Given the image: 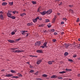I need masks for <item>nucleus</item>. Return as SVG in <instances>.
I'll list each match as a JSON object with an SVG mask.
<instances>
[{
	"mask_svg": "<svg viewBox=\"0 0 80 80\" xmlns=\"http://www.w3.org/2000/svg\"><path fill=\"white\" fill-rule=\"evenodd\" d=\"M7 16L8 17H9V18H12V19H15V17L14 16H12V14L10 13H8L7 14Z\"/></svg>",
	"mask_w": 80,
	"mask_h": 80,
	"instance_id": "1",
	"label": "nucleus"
},
{
	"mask_svg": "<svg viewBox=\"0 0 80 80\" xmlns=\"http://www.w3.org/2000/svg\"><path fill=\"white\" fill-rule=\"evenodd\" d=\"M35 45L36 47H38V46H40L41 45V42H40L39 41L37 42H36L35 43Z\"/></svg>",
	"mask_w": 80,
	"mask_h": 80,
	"instance_id": "2",
	"label": "nucleus"
},
{
	"mask_svg": "<svg viewBox=\"0 0 80 80\" xmlns=\"http://www.w3.org/2000/svg\"><path fill=\"white\" fill-rule=\"evenodd\" d=\"M38 18H38L37 17L35 19H32V21H33V22H34V23H36V22H37V20L38 19Z\"/></svg>",
	"mask_w": 80,
	"mask_h": 80,
	"instance_id": "3",
	"label": "nucleus"
},
{
	"mask_svg": "<svg viewBox=\"0 0 80 80\" xmlns=\"http://www.w3.org/2000/svg\"><path fill=\"white\" fill-rule=\"evenodd\" d=\"M40 13L42 15H45L46 13H47V11H45L42 12H40Z\"/></svg>",
	"mask_w": 80,
	"mask_h": 80,
	"instance_id": "4",
	"label": "nucleus"
},
{
	"mask_svg": "<svg viewBox=\"0 0 80 80\" xmlns=\"http://www.w3.org/2000/svg\"><path fill=\"white\" fill-rule=\"evenodd\" d=\"M42 62V60H38V61H37V64H38V65H39L41 62Z\"/></svg>",
	"mask_w": 80,
	"mask_h": 80,
	"instance_id": "5",
	"label": "nucleus"
},
{
	"mask_svg": "<svg viewBox=\"0 0 80 80\" xmlns=\"http://www.w3.org/2000/svg\"><path fill=\"white\" fill-rule=\"evenodd\" d=\"M26 32H28V31H27L23 30V31H22L21 32V33H22V35H24L25 33Z\"/></svg>",
	"mask_w": 80,
	"mask_h": 80,
	"instance_id": "6",
	"label": "nucleus"
},
{
	"mask_svg": "<svg viewBox=\"0 0 80 80\" xmlns=\"http://www.w3.org/2000/svg\"><path fill=\"white\" fill-rule=\"evenodd\" d=\"M8 42H9V43H14L15 42V41L13 40H8Z\"/></svg>",
	"mask_w": 80,
	"mask_h": 80,
	"instance_id": "7",
	"label": "nucleus"
},
{
	"mask_svg": "<svg viewBox=\"0 0 80 80\" xmlns=\"http://www.w3.org/2000/svg\"><path fill=\"white\" fill-rule=\"evenodd\" d=\"M12 76H13V75H12V74H10L5 76V77H12Z\"/></svg>",
	"mask_w": 80,
	"mask_h": 80,
	"instance_id": "8",
	"label": "nucleus"
},
{
	"mask_svg": "<svg viewBox=\"0 0 80 80\" xmlns=\"http://www.w3.org/2000/svg\"><path fill=\"white\" fill-rule=\"evenodd\" d=\"M0 18L1 20H3L4 18H3L2 14H0Z\"/></svg>",
	"mask_w": 80,
	"mask_h": 80,
	"instance_id": "9",
	"label": "nucleus"
},
{
	"mask_svg": "<svg viewBox=\"0 0 80 80\" xmlns=\"http://www.w3.org/2000/svg\"><path fill=\"white\" fill-rule=\"evenodd\" d=\"M27 26H32L33 25V22H31L27 24Z\"/></svg>",
	"mask_w": 80,
	"mask_h": 80,
	"instance_id": "10",
	"label": "nucleus"
},
{
	"mask_svg": "<svg viewBox=\"0 0 80 80\" xmlns=\"http://www.w3.org/2000/svg\"><path fill=\"white\" fill-rule=\"evenodd\" d=\"M7 5V3L6 2H3L2 3V6H5V5Z\"/></svg>",
	"mask_w": 80,
	"mask_h": 80,
	"instance_id": "11",
	"label": "nucleus"
},
{
	"mask_svg": "<svg viewBox=\"0 0 80 80\" xmlns=\"http://www.w3.org/2000/svg\"><path fill=\"white\" fill-rule=\"evenodd\" d=\"M46 13L47 14H50V9H49L46 12Z\"/></svg>",
	"mask_w": 80,
	"mask_h": 80,
	"instance_id": "12",
	"label": "nucleus"
},
{
	"mask_svg": "<svg viewBox=\"0 0 80 80\" xmlns=\"http://www.w3.org/2000/svg\"><path fill=\"white\" fill-rule=\"evenodd\" d=\"M24 15H26V13H21L20 14V16H21V17H23Z\"/></svg>",
	"mask_w": 80,
	"mask_h": 80,
	"instance_id": "13",
	"label": "nucleus"
},
{
	"mask_svg": "<svg viewBox=\"0 0 80 80\" xmlns=\"http://www.w3.org/2000/svg\"><path fill=\"white\" fill-rule=\"evenodd\" d=\"M38 53H42V50H38L37 51Z\"/></svg>",
	"mask_w": 80,
	"mask_h": 80,
	"instance_id": "14",
	"label": "nucleus"
},
{
	"mask_svg": "<svg viewBox=\"0 0 80 80\" xmlns=\"http://www.w3.org/2000/svg\"><path fill=\"white\" fill-rule=\"evenodd\" d=\"M9 5H11V6L13 5V2H9Z\"/></svg>",
	"mask_w": 80,
	"mask_h": 80,
	"instance_id": "15",
	"label": "nucleus"
},
{
	"mask_svg": "<svg viewBox=\"0 0 80 80\" xmlns=\"http://www.w3.org/2000/svg\"><path fill=\"white\" fill-rule=\"evenodd\" d=\"M32 3L33 5H35V4H37V2L36 1H32Z\"/></svg>",
	"mask_w": 80,
	"mask_h": 80,
	"instance_id": "16",
	"label": "nucleus"
},
{
	"mask_svg": "<svg viewBox=\"0 0 80 80\" xmlns=\"http://www.w3.org/2000/svg\"><path fill=\"white\" fill-rule=\"evenodd\" d=\"M40 11H41V7H39L38 9V12H39Z\"/></svg>",
	"mask_w": 80,
	"mask_h": 80,
	"instance_id": "17",
	"label": "nucleus"
},
{
	"mask_svg": "<svg viewBox=\"0 0 80 80\" xmlns=\"http://www.w3.org/2000/svg\"><path fill=\"white\" fill-rule=\"evenodd\" d=\"M65 70L67 72H70V71H72V69H70L66 68Z\"/></svg>",
	"mask_w": 80,
	"mask_h": 80,
	"instance_id": "18",
	"label": "nucleus"
},
{
	"mask_svg": "<svg viewBox=\"0 0 80 80\" xmlns=\"http://www.w3.org/2000/svg\"><path fill=\"white\" fill-rule=\"evenodd\" d=\"M66 73V72L64 71H63L62 72H59V73H60L61 74H62V73Z\"/></svg>",
	"mask_w": 80,
	"mask_h": 80,
	"instance_id": "19",
	"label": "nucleus"
},
{
	"mask_svg": "<svg viewBox=\"0 0 80 80\" xmlns=\"http://www.w3.org/2000/svg\"><path fill=\"white\" fill-rule=\"evenodd\" d=\"M55 32V29H51L50 30V32L51 33H52L53 32Z\"/></svg>",
	"mask_w": 80,
	"mask_h": 80,
	"instance_id": "20",
	"label": "nucleus"
},
{
	"mask_svg": "<svg viewBox=\"0 0 80 80\" xmlns=\"http://www.w3.org/2000/svg\"><path fill=\"white\" fill-rule=\"evenodd\" d=\"M57 76L56 75H53L51 77V78H57Z\"/></svg>",
	"mask_w": 80,
	"mask_h": 80,
	"instance_id": "21",
	"label": "nucleus"
},
{
	"mask_svg": "<svg viewBox=\"0 0 80 80\" xmlns=\"http://www.w3.org/2000/svg\"><path fill=\"white\" fill-rule=\"evenodd\" d=\"M64 55L65 56H67V55H68V53L67 52H66L64 53Z\"/></svg>",
	"mask_w": 80,
	"mask_h": 80,
	"instance_id": "22",
	"label": "nucleus"
},
{
	"mask_svg": "<svg viewBox=\"0 0 80 80\" xmlns=\"http://www.w3.org/2000/svg\"><path fill=\"white\" fill-rule=\"evenodd\" d=\"M65 46L67 48H68V47H69V45L68 44H66Z\"/></svg>",
	"mask_w": 80,
	"mask_h": 80,
	"instance_id": "23",
	"label": "nucleus"
},
{
	"mask_svg": "<svg viewBox=\"0 0 80 80\" xmlns=\"http://www.w3.org/2000/svg\"><path fill=\"white\" fill-rule=\"evenodd\" d=\"M17 51L18 53L19 52H23L22 51H21L20 50H17Z\"/></svg>",
	"mask_w": 80,
	"mask_h": 80,
	"instance_id": "24",
	"label": "nucleus"
},
{
	"mask_svg": "<svg viewBox=\"0 0 80 80\" xmlns=\"http://www.w3.org/2000/svg\"><path fill=\"white\" fill-rule=\"evenodd\" d=\"M50 22V20H49V19H46L45 22L46 23H47V22Z\"/></svg>",
	"mask_w": 80,
	"mask_h": 80,
	"instance_id": "25",
	"label": "nucleus"
},
{
	"mask_svg": "<svg viewBox=\"0 0 80 80\" xmlns=\"http://www.w3.org/2000/svg\"><path fill=\"white\" fill-rule=\"evenodd\" d=\"M47 42H45L43 44V45L44 47H46L47 46Z\"/></svg>",
	"mask_w": 80,
	"mask_h": 80,
	"instance_id": "26",
	"label": "nucleus"
},
{
	"mask_svg": "<svg viewBox=\"0 0 80 80\" xmlns=\"http://www.w3.org/2000/svg\"><path fill=\"white\" fill-rule=\"evenodd\" d=\"M42 77H47V75L45 74H44L42 75Z\"/></svg>",
	"mask_w": 80,
	"mask_h": 80,
	"instance_id": "27",
	"label": "nucleus"
},
{
	"mask_svg": "<svg viewBox=\"0 0 80 80\" xmlns=\"http://www.w3.org/2000/svg\"><path fill=\"white\" fill-rule=\"evenodd\" d=\"M38 17V20H42V18L40 17L39 18V17Z\"/></svg>",
	"mask_w": 80,
	"mask_h": 80,
	"instance_id": "28",
	"label": "nucleus"
},
{
	"mask_svg": "<svg viewBox=\"0 0 80 80\" xmlns=\"http://www.w3.org/2000/svg\"><path fill=\"white\" fill-rule=\"evenodd\" d=\"M20 40H21V38H19V39H16L15 40V41H16V42H19V41Z\"/></svg>",
	"mask_w": 80,
	"mask_h": 80,
	"instance_id": "29",
	"label": "nucleus"
},
{
	"mask_svg": "<svg viewBox=\"0 0 80 80\" xmlns=\"http://www.w3.org/2000/svg\"><path fill=\"white\" fill-rule=\"evenodd\" d=\"M30 57H35V58H37L38 57V56H30Z\"/></svg>",
	"mask_w": 80,
	"mask_h": 80,
	"instance_id": "30",
	"label": "nucleus"
},
{
	"mask_svg": "<svg viewBox=\"0 0 80 80\" xmlns=\"http://www.w3.org/2000/svg\"><path fill=\"white\" fill-rule=\"evenodd\" d=\"M11 72H12V73H16V72L15 71L13 70H11Z\"/></svg>",
	"mask_w": 80,
	"mask_h": 80,
	"instance_id": "31",
	"label": "nucleus"
},
{
	"mask_svg": "<svg viewBox=\"0 0 80 80\" xmlns=\"http://www.w3.org/2000/svg\"><path fill=\"white\" fill-rule=\"evenodd\" d=\"M58 79H62L63 78H62V77H58Z\"/></svg>",
	"mask_w": 80,
	"mask_h": 80,
	"instance_id": "32",
	"label": "nucleus"
},
{
	"mask_svg": "<svg viewBox=\"0 0 80 80\" xmlns=\"http://www.w3.org/2000/svg\"><path fill=\"white\" fill-rule=\"evenodd\" d=\"M55 18H54L53 19V20H52V23H54L55 22Z\"/></svg>",
	"mask_w": 80,
	"mask_h": 80,
	"instance_id": "33",
	"label": "nucleus"
},
{
	"mask_svg": "<svg viewBox=\"0 0 80 80\" xmlns=\"http://www.w3.org/2000/svg\"><path fill=\"white\" fill-rule=\"evenodd\" d=\"M47 27H48V28H50V23H49L47 25Z\"/></svg>",
	"mask_w": 80,
	"mask_h": 80,
	"instance_id": "34",
	"label": "nucleus"
},
{
	"mask_svg": "<svg viewBox=\"0 0 80 80\" xmlns=\"http://www.w3.org/2000/svg\"><path fill=\"white\" fill-rule=\"evenodd\" d=\"M30 72L31 73H33V72H34V71L33 70H31L30 71Z\"/></svg>",
	"mask_w": 80,
	"mask_h": 80,
	"instance_id": "35",
	"label": "nucleus"
},
{
	"mask_svg": "<svg viewBox=\"0 0 80 80\" xmlns=\"http://www.w3.org/2000/svg\"><path fill=\"white\" fill-rule=\"evenodd\" d=\"M16 12H17V11H13L12 12L13 13V14H15Z\"/></svg>",
	"mask_w": 80,
	"mask_h": 80,
	"instance_id": "36",
	"label": "nucleus"
},
{
	"mask_svg": "<svg viewBox=\"0 0 80 80\" xmlns=\"http://www.w3.org/2000/svg\"><path fill=\"white\" fill-rule=\"evenodd\" d=\"M62 20H65V21H67V18H62Z\"/></svg>",
	"mask_w": 80,
	"mask_h": 80,
	"instance_id": "37",
	"label": "nucleus"
},
{
	"mask_svg": "<svg viewBox=\"0 0 80 80\" xmlns=\"http://www.w3.org/2000/svg\"><path fill=\"white\" fill-rule=\"evenodd\" d=\"M80 21V19H79V18H78V19H77L76 22H78Z\"/></svg>",
	"mask_w": 80,
	"mask_h": 80,
	"instance_id": "38",
	"label": "nucleus"
},
{
	"mask_svg": "<svg viewBox=\"0 0 80 80\" xmlns=\"http://www.w3.org/2000/svg\"><path fill=\"white\" fill-rule=\"evenodd\" d=\"M57 34H58V33H57V32H54V35H57Z\"/></svg>",
	"mask_w": 80,
	"mask_h": 80,
	"instance_id": "39",
	"label": "nucleus"
},
{
	"mask_svg": "<svg viewBox=\"0 0 80 80\" xmlns=\"http://www.w3.org/2000/svg\"><path fill=\"white\" fill-rule=\"evenodd\" d=\"M52 41L53 42H57V40L56 39H53L52 40Z\"/></svg>",
	"mask_w": 80,
	"mask_h": 80,
	"instance_id": "40",
	"label": "nucleus"
},
{
	"mask_svg": "<svg viewBox=\"0 0 80 80\" xmlns=\"http://www.w3.org/2000/svg\"><path fill=\"white\" fill-rule=\"evenodd\" d=\"M35 75H38V71L36 72H35Z\"/></svg>",
	"mask_w": 80,
	"mask_h": 80,
	"instance_id": "41",
	"label": "nucleus"
},
{
	"mask_svg": "<svg viewBox=\"0 0 80 80\" xmlns=\"http://www.w3.org/2000/svg\"><path fill=\"white\" fill-rule=\"evenodd\" d=\"M68 61H69V62H73V61L72 59H68Z\"/></svg>",
	"mask_w": 80,
	"mask_h": 80,
	"instance_id": "42",
	"label": "nucleus"
},
{
	"mask_svg": "<svg viewBox=\"0 0 80 80\" xmlns=\"http://www.w3.org/2000/svg\"><path fill=\"white\" fill-rule=\"evenodd\" d=\"M41 27H43L45 26V24H41Z\"/></svg>",
	"mask_w": 80,
	"mask_h": 80,
	"instance_id": "43",
	"label": "nucleus"
},
{
	"mask_svg": "<svg viewBox=\"0 0 80 80\" xmlns=\"http://www.w3.org/2000/svg\"><path fill=\"white\" fill-rule=\"evenodd\" d=\"M69 7H71V8H72V7H73V5H69Z\"/></svg>",
	"mask_w": 80,
	"mask_h": 80,
	"instance_id": "44",
	"label": "nucleus"
},
{
	"mask_svg": "<svg viewBox=\"0 0 80 80\" xmlns=\"http://www.w3.org/2000/svg\"><path fill=\"white\" fill-rule=\"evenodd\" d=\"M29 67H30V68H33V66H32L31 65H30L29 66Z\"/></svg>",
	"mask_w": 80,
	"mask_h": 80,
	"instance_id": "45",
	"label": "nucleus"
},
{
	"mask_svg": "<svg viewBox=\"0 0 80 80\" xmlns=\"http://www.w3.org/2000/svg\"><path fill=\"white\" fill-rule=\"evenodd\" d=\"M18 75L19 77H22V74H18Z\"/></svg>",
	"mask_w": 80,
	"mask_h": 80,
	"instance_id": "46",
	"label": "nucleus"
},
{
	"mask_svg": "<svg viewBox=\"0 0 80 80\" xmlns=\"http://www.w3.org/2000/svg\"><path fill=\"white\" fill-rule=\"evenodd\" d=\"M12 52H14L15 53H16L17 52V50H15L12 51Z\"/></svg>",
	"mask_w": 80,
	"mask_h": 80,
	"instance_id": "47",
	"label": "nucleus"
},
{
	"mask_svg": "<svg viewBox=\"0 0 80 80\" xmlns=\"http://www.w3.org/2000/svg\"><path fill=\"white\" fill-rule=\"evenodd\" d=\"M15 50V48H11V50Z\"/></svg>",
	"mask_w": 80,
	"mask_h": 80,
	"instance_id": "48",
	"label": "nucleus"
},
{
	"mask_svg": "<svg viewBox=\"0 0 80 80\" xmlns=\"http://www.w3.org/2000/svg\"><path fill=\"white\" fill-rule=\"evenodd\" d=\"M15 34V32H12V35H13Z\"/></svg>",
	"mask_w": 80,
	"mask_h": 80,
	"instance_id": "49",
	"label": "nucleus"
},
{
	"mask_svg": "<svg viewBox=\"0 0 80 80\" xmlns=\"http://www.w3.org/2000/svg\"><path fill=\"white\" fill-rule=\"evenodd\" d=\"M64 24V22H61V25H62V24Z\"/></svg>",
	"mask_w": 80,
	"mask_h": 80,
	"instance_id": "50",
	"label": "nucleus"
},
{
	"mask_svg": "<svg viewBox=\"0 0 80 80\" xmlns=\"http://www.w3.org/2000/svg\"><path fill=\"white\" fill-rule=\"evenodd\" d=\"M18 77H17V76H13L12 77V78H18Z\"/></svg>",
	"mask_w": 80,
	"mask_h": 80,
	"instance_id": "51",
	"label": "nucleus"
},
{
	"mask_svg": "<svg viewBox=\"0 0 80 80\" xmlns=\"http://www.w3.org/2000/svg\"><path fill=\"white\" fill-rule=\"evenodd\" d=\"M37 80H42V79L41 78H37Z\"/></svg>",
	"mask_w": 80,
	"mask_h": 80,
	"instance_id": "52",
	"label": "nucleus"
},
{
	"mask_svg": "<svg viewBox=\"0 0 80 80\" xmlns=\"http://www.w3.org/2000/svg\"><path fill=\"white\" fill-rule=\"evenodd\" d=\"M62 5V2H61L60 4H59V5Z\"/></svg>",
	"mask_w": 80,
	"mask_h": 80,
	"instance_id": "53",
	"label": "nucleus"
},
{
	"mask_svg": "<svg viewBox=\"0 0 80 80\" xmlns=\"http://www.w3.org/2000/svg\"><path fill=\"white\" fill-rule=\"evenodd\" d=\"M41 47H42V48H45V46H42Z\"/></svg>",
	"mask_w": 80,
	"mask_h": 80,
	"instance_id": "54",
	"label": "nucleus"
},
{
	"mask_svg": "<svg viewBox=\"0 0 80 80\" xmlns=\"http://www.w3.org/2000/svg\"><path fill=\"white\" fill-rule=\"evenodd\" d=\"M54 62L53 61H52V62H50V65H52V62Z\"/></svg>",
	"mask_w": 80,
	"mask_h": 80,
	"instance_id": "55",
	"label": "nucleus"
},
{
	"mask_svg": "<svg viewBox=\"0 0 80 80\" xmlns=\"http://www.w3.org/2000/svg\"><path fill=\"white\" fill-rule=\"evenodd\" d=\"M76 57H77V55H74L73 56V57L74 58Z\"/></svg>",
	"mask_w": 80,
	"mask_h": 80,
	"instance_id": "56",
	"label": "nucleus"
},
{
	"mask_svg": "<svg viewBox=\"0 0 80 80\" xmlns=\"http://www.w3.org/2000/svg\"><path fill=\"white\" fill-rule=\"evenodd\" d=\"M26 34L27 35L26 36V37H28V35H29V33H27Z\"/></svg>",
	"mask_w": 80,
	"mask_h": 80,
	"instance_id": "57",
	"label": "nucleus"
},
{
	"mask_svg": "<svg viewBox=\"0 0 80 80\" xmlns=\"http://www.w3.org/2000/svg\"><path fill=\"white\" fill-rule=\"evenodd\" d=\"M3 13L2 11L0 12V14H2Z\"/></svg>",
	"mask_w": 80,
	"mask_h": 80,
	"instance_id": "58",
	"label": "nucleus"
},
{
	"mask_svg": "<svg viewBox=\"0 0 80 80\" xmlns=\"http://www.w3.org/2000/svg\"><path fill=\"white\" fill-rule=\"evenodd\" d=\"M64 32H61V35H63Z\"/></svg>",
	"mask_w": 80,
	"mask_h": 80,
	"instance_id": "59",
	"label": "nucleus"
},
{
	"mask_svg": "<svg viewBox=\"0 0 80 80\" xmlns=\"http://www.w3.org/2000/svg\"><path fill=\"white\" fill-rule=\"evenodd\" d=\"M48 32H50V30H48L47 31Z\"/></svg>",
	"mask_w": 80,
	"mask_h": 80,
	"instance_id": "60",
	"label": "nucleus"
},
{
	"mask_svg": "<svg viewBox=\"0 0 80 80\" xmlns=\"http://www.w3.org/2000/svg\"><path fill=\"white\" fill-rule=\"evenodd\" d=\"M48 64H49V65H50V61H49L48 62Z\"/></svg>",
	"mask_w": 80,
	"mask_h": 80,
	"instance_id": "61",
	"label": "nucleus"
},
{
	"mask_svg": "<svg viewBox=\"0 0 80 80\" xmlns=\"http://www.w3.org/2000/svg\"><path fill=\"white\" fill-rule=\"evenodd\" d=\"M2 72H4L5 71V70L4 69H2L1 70Z\"/></svg>",
	"mask_w": 80,
	"mask_h": 80,
	"instance_id": "62",
	"label": "nucleus"
},
{
	"mask_svg": "<svg viewBox=\"0 0 80 80\" xmlns=\"http://www.w3.org/2000/svg\"><path fill=\"white\" fill-rule=\"evenodd\" d=\"M78 77H80V74L78 75Z\"/></svg>",
	"mask_w": 80,
	"mask_h": 80,
	"instance_id": "63",
	"label": "nucleus"
},
{
	"mask_svg": "<svg viewBox=\"0 0 80 80\" xmlns=\"http://www.w3.org/2000/svg\"><path fill=\"white\" fill-rule=\"evenodd\" d=\"M52 9H50V13H52Z\"/></svg>",
	"mask_w": 80,
	"mask_h": 80,
	"instance_id": "64",
	"label": "nucleus"
}]
</instances>
